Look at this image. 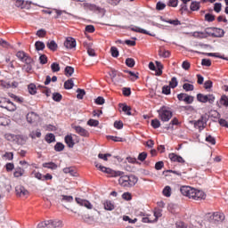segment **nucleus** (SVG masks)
<instances>
[{
    "mask_svg": "<svg viewBox=\"0 0 228 228\" xmlns=\"http://www.w3.org/2000/svg\"><path fill=\"white\" fill-rule=\"evenodd\" d=\"M191 12H199L200 10V2L193 1L190 5Z\"/></svg>",
    "mask_w": 228,
    "mask_h": 228,
    "instance_id": "nucleus-20",
    "label": "nucleus"
},
{
    "mask_svg": "<svg viewBox=\"0 0 228 228\" xmlns=\"http://www.w3.org/2000/svg\"><path fill=\"white\" fill-rule=\"evenodd\" d=\"M137 159L139 161H144L145 159H147V152L142 151V152L139 153Z\"/></svg>",
    "mask_w": 228,
    "mask_h": 228,
    "instance_id": "nucleus-58",
    "label": "nucleus"
},
{
    "mask_svg": "<svg viewBox=\"0 0 228 228\" xmlns=\"http://www.w3.org/2000/svg\"><path fill=\"white\" fill-rule=\"evenodd\" d=\"M194 127L200 131H202L204 127H206V120L204 119V117H201L200 119L195 121Z\"/></svg>",
    "mask_w": 228,
    "mask_h": 228,
    "instance_id": "nucleus-15",
    "label": "nucleus"
},
{
    "mask_svg": "<svg viewBox=\"0 0 228 228\" xmlns=\"http://www.w3.org/2000/svg\"><path fill=\"white\" fill-rule=\"evenodd\" d=\"M162 193L164 195V197H170L172 195V188H170V186H166L163 191Z\"/></svg>",
    "mask_w": 228,
    "mask_h": 228,
    "instance_id": "nucleus-31",
    "label": "nucleus"
},
{
    "mask_svg": "<svg viewBox=\"0 0 228 228\" xmlns=\"http://www.w3.org/2000/svg\"><path fill=\"white\" fill-rule=\"evenodd\" d=\"M182 195L192 199L193 200H204L206 199V193L200 190H197L190 186H182L180 188Z\"/></svg>",
    "mask_w": 228,
    "mask_h": 228,
    "instance_id": "nucleus-1",
    "label": "nucleus"
},
{
    "mask_svg": "<svg viewBox=\"0 0 228 228\" xmlns=\"http://www.w3.org/2000/svg\"><path fill=\"white\" fill-rule=\"evenodd\" d=\"M37 228H51V221H44L38 224Z\"/></svg>",
    "mask_w": 228,
    "mask_h": 228,
    "instance_id": "nucleus-33",
    "label": "nucleus"
},
{
    "mask_svg": "<svg viewBox=\"0 0 228 228\" xmlns=\"http://www.w3.org/2000/svg\"><path fill=\"white\" fill-rule=\"evenodd\" d=\"M126 72L129 74L131 81H136L140 77L139 73H134L133 71H126Z\"/></svg>",
    "mask_w": 228,
    "mask_h": 228,
    "instance_id": "nucleus-41",
    "label": "nucleus"
},
{
    "mask_svg": "<svg viewBox=\"0 0 228 228\" xmlns=\"http://www.w3.org/2000/svg\"><path fill=\"white\" fill-rule=\"evenodd\" d=\"M218 108H228V96L223 94L219 101L217 102Z\"/></svg>",
    "mask_w": 228,
    "mask_h": 228,
    "instance_id": "nucleus-14",
    "label": "nucleus"
},
{
    "mask_svg": "<svg viewBox=\"0 0 228 228\" xmlns=\"http://www.w3.org/2000/svg\"><path fill=\"white\" fill-rule=\"evenodd\" d=\"M151 126L153 127V129H158V128L161 127V122H159V119H158V118L152 119Z\"/></svg>",
    "mask_w": 228,
    "mask_h": 228,
    "instance_id": "nucleus-36",
    "label": "nucleus"
},
{
    "mask_svg": "<svg viewBox=\"0 0 228 228\" xmlns=\"http://www.w3.org/2000/svg\"><path fill=\"white\" fill-rule=\"evenodd\" d=\"M122 107V111L126 113V115L130 116L131 115V107L127 106L126 104H121Z\"/></svg>",
    "mask_w": 228,
    "mask_h": 228,
    "instance_id": "nucleus-45",
    "label": "nucleus"
},
{
    "mask_svg": "<svg viewBox=\"0 0 228 228\" xmlns=\"http://www.w3.org/2000/svg\"><path fill=\"white\" fill-rule=\"evenodd\" d=\"M168 158L173 163H181L182 165H184L186 163V160H184L183 157L175 153H169Z\"/></svg>",
    "mask_w": 228,
    "mask_h": 228,
    "instance_id": "nucleus-11",
    "label": "nucleus"
},
{
    "mask_svg": "<svg viewBox=\"0 0 228 228\" xmlns=\"http://www.w3.org/2000/svg\"><path fill=\"white\" fill-rule=\"evenodd\" d=\"M131 31H134L135 33H142V35H149L150 37H152V34L149 33V31L140 27H133L131 28Z\"/></svg>",
    "mask_w": 228,
    "mask_h": 228,
    "instance_id": "nucleus-19",
    "label": "nucleus"
},
{
    "mask_svg": "<svg viewBox=\"0 0 228 228\" xmlns=\"http://www.w3.org/2000/svg\"><path fill=\"white\" fill-rule=\"evenodd\" d=\"M95 104H98L99 106H102V104H104L105 100L104 97L102 96H99L94 100Z\"/></svg>",
    "mask_w": 228,
    "mask_h": 228,
    "instance_id": "nucleus-53",
    "label": "nucleus"
},
{
    "mask_svg": "<svg viewBox=\"0 0 228 228\" xmlns=\"http://www.w3.org/2000/svg\"><path fill=\"white\" fill-rule=\"evenodd\" d=\"M98 158L100 159H103V161H108V158H111V154H110V153H106V154L100 153V154H98Z\"/></svg>",
    "mask_w": 228,
    "mask_h": 228,
    "instance_id": "nucleus-56",
    "label": "nucleus"
},
{
    "mask_svg": "<svg viewBox=\"0 0 228 228\" xmlns=\"http://www.w3.org/2000/svg\"><path fill=\"white\" fill-rule=\"evenodd\" d=\"M110 54L112 58H118V49L115 46L110 47Z\"/></svg>",
    "mask_w": 228,
    "mask_h": 228,
    "instance_id": "nucleus-37",
    "label": "nucleus"
},
{
    "mask_svg": "<svg viewBox=\"0 0 228 228\" xmlns=\"http://www.w3.org/2000/svg\"><path fill=\"white\" fill-rule=\"evenodd\" d=\"M162 94H164L165 95H170V86H164L162 87Z\"/></svg>",
    "mask_w": 228,
    "mask_h": 228,
    "instance_id": "nucleus-62",
    "label": "nucleus"
},
{
    "mask_svg": "<svg viewBox=\"0 0 228 228\" xmlns=\"http://www.w3.org/2000/svg\"><path fill=\"white\" fill-rule=\"evenodd\" d=\"M95 167L96 168H99L101 172H104L105 174H108L109 177H118V175H122V171H115L110 167H106L98 163H95Z\"/></svg>",
    "mask_w": 228,
    "mask_h": 228,
    "instance_id": "nucleus-4",
    "label": "nucleus"
},
{
    "mask_svg": "<svg viewBox=\"0 0 228 228\" xmlns=\"http://www.w3.org/2000/svg\"><path fill=\"white\" fill-rule=\"evenodd\" d=\"M49 221H50L51 228H60V227H62L63 225V223L60 220L58 221L49 220Z\"/></svg>",
    "mask_w": 228,
    "mask_h": 228,
    "instance_id": "nucleus-27",
    "label": "nucleus"
},
{
    "mask_svg": "<svg viewBox=\"0 0 228 228\" xmlns=\"http://www.w3.org/2000/svg\"><path fill=\"white\" fill-rule=\"evenodd\" d=\"M87 126H90L91 127H97V126H99V120H97V119H89L87 121Z\"/></svg>",
    "mask_w": 228,
    "mask_h": 228,
    "instance_id": "nucleus-43",
    "label": "nucleus"
},
{
    "mask_svg": "<svg viewBox=\"0 0 228 228\" xmlns=\"http://www.w3.org/2000/svg\"><path fill=\"white\" fill-rule=\"evenodd\" d=\"M118 184L123 186V188H131L138 183V178H136V176L125 175L124 172H122L121 175H118Z\"/></svg>",
    "mask_w": 228,
    "mask_h": 228,
    "instance_id": "nucleus-2",
    "label": "nucleus"
},
{
    "mask_svg": "<svg viewBox=\"0 0 228 228\" xmlns=\"http://www.w3.org/2000/svg\"><path fill=\"white\" fill-rule=\"evenodd\" d=\"M36 51H44L45 49V44L42 41H37L35 43Z\"/></svg>",
    "mask_w": 228,
    "mask_h": 228,
    "instance_id": "nucleus-28",
    "label": "nucleus"
},
{
    "mask_svg": "<svg viewBox=\"0 0 228 228\" xmlns=\"http://www.w3.org/2000/svg\"><path fill=\"white\" fill-rule=\"evenodd\" d=\"M64 45L67 49H74V47H76V39L68 37L64 42Z\"/></svg>",
    "mask_w": 228,
    "mask_h": 228,
    "instance_id": "nucleus-17",
    "label": "nucleus"
},
{
    "mask_svg": "<svg viewBox=\"0 0 228 228\" xmlns=\"http://www.w3.org/2000/svg\"><path fill=\"white\" fill-rule=\"evenodd\" d=\"M2 158H4V159H8V161H12L13 159V152H5Z\"/></svg>",
    "mask_w": 228,
    "mask_h": 228,
    "instance_id": "nucleus-51",
    "label": "nucleus"
},
{
    "mask_svg": "<svg viewBox=\"0 0 228 228\" xmlns=\"http://www.w3.org/2000/svg\"><path fill=\"white\" fill-rule=\"evenodd\" d=\"M51 69L53 72H60V64L58 62H53Z\"/></svg>",
    "mask_w": 228,
    "mask_h": 228,
    "instance_id": "nucleus-46",
    "label": "nucleus"
},
{
    "mask_svg": "<svg viewBox=\"0 0 228 228\" xmlns=\"http://www.w3.org/2000/svg\"><path fill=\"white\" fill-rule=\"evenodd\" d=\"M28 90L30 95H35L37 94V86L35 84H29L28 86Z\"/></svg>",
    "mask_w": 228,
    "mask_h": 228,
    "instance_id": "nucleus-30",
    "label": "nucleus"
},
{
    "mask_svg": "<svg viewBox=\"0 0 228 228\" xmlns=\"http://www.w3.org/2000/svg\"><path fill=\"white\" fill-rule=\"evenodd\" d=\"M179 4V0H169L167 3V6H171L172 8H177Z\"/></svg>",
    "mask_w": 228,
    "mask_h": 228,
    "instance_id": "nucleus-49",
    "label": "nucleus"
},
{
    "mask_svg": "<svg viewBox=\"0 0 228 228\" xmlns=\"http://www.w3.org/2000/svg\"><path fill=\"white\" fill-rule=\"evenodd\" d=\"M73 128L79 136H83L84 138H88V136H90V132L81 126H74Z\"/></svg>",
    "mask_w": 228,
    "mask_h": 228,
    "instance_id": "nucleus-9",
    "label": "nucleus"
},
{
    "mask_svg": "<svg viewBox=\"0 0 228 228\" xmlns=\"http://www.w3.org/2000/svg\"><path fill=\"white\" fill-rule=\"evenodd\" d=\"M114 127L116 129H122V127H124V123L122 121H115Z\"/></svg>",
    "mask_w": 228,
    "mask_h": 228,
    "instance_id": "nucleus-63",
    "label": "nucleus"
},
{
    "mask_svg": "<svg viewBox=\"0 0 228 228\" xmlns=\"http://www.w3.org/2000/svg\"><path fill=\"white\" fill-rule=\"evenodd\" d=\"M215 94H197V101L199 102H209V104H213L215 102Z\"/></svg>",
    "mask_w": 228,
    "mask_h": 228,
    "instance_id": "nucleus-7",
    "label": "nucleus"
},
{
    "mask_svg": "<svg viewBox=\"0 0 228 228\" xmlns=\"http://www.w3.org/2000/svg\"><path fill=\"white\" fill-rule=\"evenodd\" d=\"M65 149V144L64 143H61V142H57L55 145H54V151L56 152H61V151H64Z\"/></svg>",
    "mask_w": 228,
    "mask_h": 228,
    "instance_id": "nucleus-32",
    "label": "nucleus"
},
{
    "mask_svg": "<svg viewBox=\"0 0 228 228\" xmlns=\"http://www.w3.org/2000/svg\"><path fill=\"white\" fill-rule=\"evenodd\" d=\"M64 72H65V76H67L68 77H70V76L74 74V68L70 66H67L64 69Z\"/></svg>",
    "mask_w": 228,
    "mask_h": 228,
    "instance_id": "nucleus-34",
    "label": "nucleus"
},
{
    "mask_svg": "<svg viewBox=\"0 0 228 228\" xmlns=\"http://www.w3.org/2000/svg\"><path fill=\"white\" fill-rule=\"evenodd\" d=\"M174 126H179V119L174 118L168 125L167 129H174Z\"/></svg>",
    "mask_w": 228,
    "mask_h": 228,
    "instance_id": "nucleus-39",
    "label": "nucleus"
},
{
    "mask_svg": "<svg viewBox=\"0 0 228 228\" xmlns=\"http://www.w3.org/2000/svg\"><path fill=\"white\" fill-rule=\"evenodd\" d=\"M103 207L106 211H113L115 209V205L110 200L104 201Z\"/></svg>",
    "mask_w": 228,
    "mask_h": 228,
    "instance_id": "nucleus-21",
    "label": "nucleus"
},
{
    "mask_svg": "<svg viewBox=\"0 0 228 228\" xmlns=\"http://www.w3.org/2000/svg\"><path fill=\"white\" fill-rule=\"evenodd\" d=\"M77 99H83L86 95V92L84 89H77Z\"/></svg>",
    "mask_w": 228,
    "mask_h": 228,
    "instance_id": "nucleus-44",
    "label": "nucleus"
},
{
    "mask_svg": "<svg viewBox=\"0 0 228 228\" xmlns=\"http://www.w3.org/2000/svg\"><path fill=\"white\" fill-rule=\"evenodd\" d=\"M134 63H135L134 59H133V58H127L126 60V65L127 67L133 68V67H134Z\"/></svg>",
    "mask_w": 228,
    "mask_h": 228,
    "instance_id": "nucleus-50",
    "label": "nucleus"
},
{
    "mask_svg": "<svg viewBox=\"0 0 228 228\" xmlns=\"http://www.w3.org/2000/svg\"><path fill=\"white\" fill-rule=\"evenodd\" d=\"M219 124H220V126H222V127H226L228 129L227 120H225L224 118H220L219 119Z\"/></svg>",
    "mask_w": 228,
    "mask_h": 228,
    "instance_id": "nucleus-64",
    "label": "nucleus"
},
{
    "mask_svg": "<svg viewBox=\"0 0 228 228\" xmlns=\"http://www.w3.org/2000/svg\"><path fill=\"white\" fill-rule=\"evenodd\" d=\"M38 120V115L35 112H29L27 114V122L29 124H35Z\"/></svg>",
    "mask_w": 228,
    "mask_h": 228,
    "instance_id": "nucleus-18",
    "label": "nucleus"
},
{
    "mask_svg": "<svg viewBox=\"0 0 228 228\" xmlns=\"http://www.w3.org/2000/svg\"><path fill=\"white\" fill-rule=\"evenodd\" d=\"M165 8H167V4L161 3V2H158L156 4V10L161 11V10H165Z\"/></svg>",
    "mask_w": 228,
    "mask_h": 228,
    "instance_id": "nucleus-60",
    "label": "nucleus"
},
{
    "mask_svg": "<svg viewBox=\"0 0 228 228\" xmlns=\"http://www.w3.org/2000/svg\"><path fill=\"white\" fill-rule=\"evenodd\" d=\"M24 175V169L19 167L16 169V172L13 173L14 177H22Z\"/></svg>",
    "mask_w": 228,
    "mask_h": 228,
    "instance_id": "nucleus-47",
    "label": "nucleus"
},
{
    "mask_svg": "<svg viewBox=\"0 0 228 228\" xmlns=\"http://www.w3.org/2000/svg\"><path fill=\"white\" fill-rule=\"evenodd\" d=\"M159 56H160V58H170V52L165 50V48H160L159 50Z\"/></svg>",
    "mask_w": 228,
    "mask_h": 228,
    "instance_id": "nucleus-25",
    "label": "nucleus"
},
{
    "mask_svg": "<svg viewBox=\"0 0 228 228\" xmlns=\"http://www.w3.org/2000/svg\"><path fill=\"white\" fill-rule=\"evenodd\" d=\"M64 142L69 149H74V145H76V142H74V137L72 136V134L66 135L64 138Z\"/></svg>",
    "mask_w": 228,
    "mask_h": 228,
    "instance_id": "nucleus-16",
    "label": "nucleus"
},
{
    "mask_svg": "<svg viewBox=\"0 0 228 228\" xmlns=\"http://www.w3.org/2000/svg\"><path fill=\"white\" fill-rule=\"evenodd\" d=\"M75 200L77 204H78L79 206H84V208H86L87 209L94 208V205H92V203H90V201L86 200H83L81 198H76Z\"/></svg>",
    "mask_w": 228,
    "mask_h": 228,
    "instance_id": "nucleus-12",
    "label": "nucleus"
},
{
    "mask_svg": "<svg viewBox=\"0 0 228 228\" xmlns=\"http://www.w3.org/2000/svg\"><path fill=\"white\" fill-rule=\"evenodd\" d=\"M64 88L65 90H72V88H74L73 78H69L64 83Z\"/></svg>",
    "mask_w": 228,
    "mask_h": 228,
    "instance_id": "nucleus-26",
    "label": "nucleus"
},
{
    "mask_svg": "<svg viewBox=\"0 0 228 228\" xmlns=\"http://www.w3.org/2000/svg\"><path fill=\"white\" fill-rule=\"evenodd\" d=\"M183 88L185 92H193L195 87L191 84L185 83L183 84Z\"/></svg>",
    "mask_w": 228,
    "mask_h": 228,
    "instance_id": "nucleus-40",
    "label": "nucleus"
},
{
    "mask_svg": "<svg viewBox=\"0 0 228 228\" xmlns=\"http://www.w3.org/2000/svg\"><path fill=\"white\" fill-rule=\"evenodd\" d=\"M177 85H179V82L177 81V77H173L169 82V87L176 88Z\"/></svg>",
    "mask_w": 228,
    "mask_h": 228,
    "instance_id": "nucleus-35",
    "label": "nucleus"
},
{
    "mask_svg": "<svg viewBox=\"0 0 228 228\" xmlns=\"http://www.w3.org/2000/svg\"><path fill=\"white\" fill-rule=\"evenodd\" d=\"M205 140L208 143H210V145H216V139L212 135H207Z\"/></svg>",
    "mask_w": 228,
    "mask_h": 228,
    "instance_id": "nucleus-38",
    "label": "nucleus"
},
{
    "mask_svg": "<svg viewBox=\"0 0 228 228\" xmlns=\"http://www.w3.org/2000/svg\"><path fill=\"white\" fill-rule=\"evenodd\" d=\"M32 175H34V177L39 181H44V175H42L40 172L33 171Z\"/></svg>",
    "mask_w": 228,
    "mask_h": 228,
    "instance_id": "nucleus-48",
    "label": "nucleus"
},
{
    "mask_svg": "<svg viewBox=\"0 0 228 228\" xmlns=\"http://www.w3.org/2000/svg\"><path fill=\"white\" fill-rule=\"evenodd\" d=\"M83 5L85 10H89L90 12H95L96 13H101L102 12V8L94 4L84 3Z\"/></svg>",
    "mask_w": 228,
    "mask_h": 228,
    "instance_id": "nucleus-10",
    "label": "nucleus"
},
{
    "mask_svg": "<svg viewBox=\"0 0 228 228\" xmlns=\"http://www.w3.org/2000/svg\"><path fill=\"white\" fill-rule=\"evenodd\" d=\"M153 215L155 218L153 219V222H158V219L161 218L163 216V209L161 208H155Z\"/></svg>",
    "mask_w": 228,
    "mask_h": 228,
    "instance_id": "nucleus-23",
    "label": "nucleus"
},
{
    "mask_svg": "<svg viewBox=\"0 0 228 228\" xmlns=\"http://www.w3.org/2000/svg\"><path fill=\"white\" fill-rule=\"evenodd\" d=\"M53 99L55 101V102H60L61 99H63V96L60 93H53Z\"/></svg>",
    "mask_w": 228,
    "mask_h": 228,
    "instance_id": "nucleus-42",
    "label": "nucleus"
},
{
    "mask_svg": "<svg viewBox=\"0 0 228 228\" xmlns=\"http://www.w3.org/2000/svg\"><path fill=\"white\" fill-rule=\"evenodd\" d=\"M205 20L207 22H213L215 20V15L211 14V13H207L205 15Z\"/></svg>",
    "mask_w": 228,
    "mask_h": 228,
    "instance_id": "nucleus-57",
    "label": "nucleus"
},
{
    "mask_svg": "<svg viewBox=\"0 0 228 228\" xmlns=\"http://www.w3.org/2000/svg\"><path fill=\"white\" fill-rule=\"evenodd\" d=\"M183 102L185 104H191L193 102V96L186 94L185 98L183 99Z\"/></svg>",
    "mask_w": 228,
    "mask_h": 228,
    "instance_id": "nucleus-52",
    "label": "nucleus"
},
{
    "mask_svg": "<svg viewBox=\"0 0 228 228\" xmlns=\"http://www.w3.org/2000/svg\"><path fill=\"white\" fill-rule=\"evenodd\" d=\"M122 199H124V200H131L133 199V196L130 192H124L122 194Z\"/></svg>",
    "mask_w": 228,
    "mask_h": 228,
    "instance_id": "nucleus-61",
    "label": "nucleus"
},
{
    "mask_svg": "<svg viewBox=\"0 0 228 228\" xmlns=\"http://www.w3.org/2000/svg\"><path fill=\"white\" fill-rule=\"evenodd\" d=\"M123 92V95H125V97H129V95H131V88L129 87H124L122 89Z\"/></svg>",
    "mask_w": 228,
    "mask_h": 228,
    "instance_id": "nucleus-59",
    "label": "nucleus"
},
{
    "mask_svg": "<svg viewBox=\"0 0 228 228\" xmlns=\"http://www.w3.org/2000/svg\"><path fill=\"white\" fill-rule=\"evenodd\" d=\"M0 108H4L8 111H15L17 110L15 104L10 99L4 97H0Z\"/></svg>",
    "mask_w": 228,
    "mask_h": 228,
    "instance_id": "nucleus-5",
    "label": "nucleus"
},
{
    "mask_svg": "<svg viewBox=\"0 0 228 228\" xmlns=\"http://www.w3.org/2000/svg\"><path fill=\"white\" fill-rule=\"evenodd\" d=\"M210 222L213 224H216V222H224L225 220V215L221 212H214L210 216H209Z\"/></svg>",
    "mask_w": 228,
    "mask_h": 228,
    "instance_id": "nucleus-8",
    "label": "nucleus"
},
{
    "mask_svg": "<svg viewBox=\"0 0 228 228\" xmlns=\"http://www.w3.org/2000/svg\"><path fill=\"white\" fill-rule=\"evenodd\" d=\"M214 12H216V13H220L222 12V4L216 3L214 4Z\"/></svg>",
    "mask_w": 228,
    "mask_h": 228,
    "instance_id": "nucleus-54",
    "label": "nucleus"
},
{
    "mask_svg": "<svg viewBox=\"0 0 228 228\" xmlns=\"http://www.w3.org/2000/svg\"><path fill=\"white\" fill-rule=\"evenodd\" d=\"M46 47H48V49H50V51H57L58 50V44H56V42L54 40L52 41H48L46 43Z\"/></svg>",
    "mask_w": 228,
    "mask_h": 228,
    "instance_id": "nucleus-22",
    "label": "nucleus"
},
{
    "mask_svg": "<svg viewBox=\"0 0 228 228\" xmlns=\"http://www.w3.org/2000/svg\"><path fill=\"white\" fill-rule=\"evenodd\" d=\"M16 58H18L20 61H22V63H26V65H31L33 63V58L24 51L17 52Z\"/></svg>",
    "mask_w": 228,
    "mask_h": 228,
    "instance_id": "nucleus-6",
    "label": "nucleus"
},
{
    "mask_svg": "<svg viewBox=\"0 0 228 228\" xmlns=\"http://www.w3.org/2000/svg\"><path fill=\"white\" fill-rule=\"evenodd\" d=\"M15 191H16V195H18V197H26L27 195L29 194L28 190H26V188H24V186L22 185H17L15 188Z\"/></svg>",
    "mask_w": 228,
    "mask_h": 228,
    "instance_id": "nucleus-13",
    "label": "nucleus"
},
{
    "mask_svg": "<svg viewBox=\"0 0 228 228\" xmlns=\"http://www.w3.org/2000/svg\"><path fill=\"white\" fill-rule=\"evenodd\" d=\"M43 167L50 170H56L58 168V165H56L54 162H45L43 163Z\"/></svg>",
    "mask_w": 228,
    "mask_h": 228,
    "instance_id": "nucleus-24",
    "label": "nucleus"
},
{
    "mask_svg": "<svg viewBox=\"0 0 228 228\" xmlns=\"http://www.w3.org/2000/svg\"><path fill=\"white\" fill-rule=\"evenodd\" d=\"M45 140L47 143H53V142H56V136H54L53 134H47Z\"/></svg>",
    "mask_w": 228,
    "mask_h": 228,
    "instance_id": "nucleus-29",
    "label": "nucleus"
},
{
    "mask_svg": "<svg viewBox=\"0 0 228 228\" xmlns=\"http://www.w3.org/2000/svg\"><path fill=\"white\" fill-rule=\"evenodd\" d=\"M107 138L112 142H124V139L118 136L108 135Z\"/></svg>",
    "mask_w": 228,
    "mask_h": 228,
    "instance_id": "nucleus-55",
    "label": "nucleus"
},
{
    "mask_svg": "<svg viewBox=\"0 0 228 228\" xmlns=\"http://www.w3.org/2000/svg\"><path fill=\"white\" fill-rule=\"evenodd\" d=\"M159 118L162 122H168L172 118V110L168 107L163 106L158 110Z\"/></svg>",
    "mask_w": 228,
    "mask_h": 228,
    "instance_id": "nucleus-3",
    "label": "nucleus"
}]
</instances>
